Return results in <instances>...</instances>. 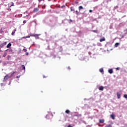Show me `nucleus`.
Wrapping results in <instances>:
<instances>
[{"label": "nucleus", "instance_id": "nucleus-10", "mask_svg": "<svg viewBox=\"0 0 127 127\" xmlns=\"http://www.w3.org/2000/svg\"><path fill=\"white\" fill-rule=\"evenodd\" d=\"M120 44H121V43H116L115 44V47H118Z\"/></svg>", "mask_w": 127, "mask_h": 127}, {"label": "nucleus", "instance_id": "nucleus-8", "mask_svg": "<svg viewBox=\"0 0 127 127\" xmlns=\"http://www.w3.org/2000/svg\"><path fill=\"white\" fill-rule=\"evenodd\" d=\"M30 37V36H24V37H22L19 40H20V39H25V38H29Z\"/></svg>", "mask_w": 127, "mask_h": 127}, {"label": "nucleus", "instance_id": "nucleus-5", "mask_svg": "<svg viewBox=\"0 0 127 127\" xmlns=\"http://www.w3.org/2000/svg\"><path fill=\"white\" fill-rule=\"evenodd\" d=\"M110 117H111V119H112V120H115V119H116L115 118V114L113 113H112V115H111Z\"/></svg>", "mask_w": 127, "mask_h": 127}, {"label": "nucleus", "instance_id": "nucleus-13", "mask_svg": "<svg viewBox=\"0 0 127 127\" xmlns=\"http://www.w3.org/2000/svg\"><path fill=\"white\" fill-rule=\"evenodd\" d=\"M99 71H100V72L101 73H104V69H103V68H100V69H99Z\"/></svg>", "mask_w": 127, "mask_h": 127}, {"label": "nucleus", "instance_id": "nucleus-31", "mask_svg": "<svg viewBox=\"0 0 127 127\" xmlns=\"http://www.w3.org/2000/svg\"><path fill=\"white\" fill-rule=\"evenodd\" d=\"M25 54H26V55L28 56V54H29V53H28V52H26V53H25Z\"/></svg>", "mask_w": 127, "mask_h": 127}, {"label": "nucleus", "instance_id": "nucleus-24", "mask_svg": "<svg viewBox=\"0 0 127 127\" xmlns=\"http://www.w3.org/2000/svg\"><path fill=\"white\" fill-rule=\"evenodd\" d=\"M7 60H9V58H10V56H7Z\"/></svg>", "mask_w": 127, "mask_h": 127}, {"label": "nucleus", "instance_id": "nucleus-14", "mask_svg": "<svg viewBox=\"0 0 127 127\" xmlns=\"http://www.w3.org/2000/svg\"><path fill=\"white\" fill-rule=\"evenodd\" d=\"M16 31V29H15L14 31L12 32L11 35H14V33H15Z\"/></svg>", "mask_w": 127, "mask_h": 127}, {"label": "nucleus", "instance_id": "nucleus-11", "mask_svg": "<svg viewBox=\"0 0 127 127\" xmlns=\"http://www.w3.org/2000/svg\"><path fill=\"white\" fill-rule=\"evenodd\" d=\"M100 91H104V87L103 86H100L99 88Z\"/></svg>", "mask_w": 127, "mask_h": 127}, {"label": "nucleus", "instance_id": "nucleus-15", "mask_svg": "<svg viewBox=\"0 0 127 127\" xmlns=\"http://www.w3.org/2000/svg\"><path fill=\"white\" fill-rule=\"evenodd\" d=\"M10 46H11V44L9 43L7 44V45L6 46L7 48H9V47H10Z\"/></svg>", "mask_w": 127, "mask_h": 127}, {"label": "nucleus", "instance_id": "nucleus-33", "mask_svg": "<svg viewBox=\"0 0 127 127\" xmlns=\"http://www.w3.org/2000/svg\"><path fill=\"white\" fill-rule=\"evenodd\" d=\"M48 117H49V115H47L46 117V118L47 119H48Z\"/></svg>", "mask_w": 127, "mask_h": 127}, {"label": "nucleus", "instance_id": "nucleus-7", "mask_svg": "<svg viewBox=\"0 0 127 127\" xmlns=\"http://www.w3.org/2000/svg\"><path fill=\"white\" fill-rule=\"evenodd\" d=\"M109 73L110 74H113L114 73V71L113 70V69H110L108 70Z\"/></svg>", "mask_w": 127, "mask_h": 127}, {"label": "nucleus", "instance_id": "nucleus-21", "mask_svg": "<svg viewBox=\"0 0 127 127\" xmlns=\"http://www.w3.org/2000/svg\"><path fill=\"white\" fill-rule=\"evenodd\" d=\"M22 67L23 70H25V66L24 65H23V64L22 65Z\"/></svg>", "mask_w": 127, "mask_h": 127}, {"label": "nucleus", "instance_id": "nucleus-37", "mask_svg": "<svg viewBox=\"0 0 127 127\" xmlns=\"http://www.w3.org/2000/svg\"><path fill=\"white\" fill-rule=\"evenodd\" d=\"M98 0H94V1H97Z\"/></svg>", "mask_w": 127, "mask_h": 127}, {"label": "nucleus", "instance_id": "nucleus-32", "mask_svg": "<svg viewBox=\"0 0 127 127\" xmlns=\"http://www.w3.org/2000/svg\"><path fill=\"white\" fill-rule=\"evenodd\" d=\"M116 70H120V67L116 68Z\"/></svg>", "mask_w": 127, "mask_h": 127}, {"label": "nucleus", "instance_id": "nucleus-4", "mask_svg": "<svg viewBox=\"0 0 127 127\" xmlns=\"http://www.w3.org/2000/svg\"><path fill=\"white\" fill-rule=\"evenodd\" d=\"M99 123L100 124H104L105 123V120H104V119H100L99 120Z\"/></svg>", "mask_w": 127, "mask_h": 127}, {"label": "nucleus", "instance_id": "nucleus-26", "mask_svg": "<svg viewBox=\"0 0 127 127\" xmlns=\"http://www.w3.org/2000/svg\"><path fill=\"white\" fill-rule=\"evenodd\" d=\"M16 78H17V79H18V78H20V75L17 76Z\"/></svg>", "mask_w": 127, "mask_h": 127}, {"label": "nucleus", "instance_id": "nucleus-25", "mask_svg": "<svg viewBox=\"0 0 127 127\" xmlns=\"http://www.w3.org/2000/svg\"><path fill=\"white\" fill-rule=\"evenodd\" d=\"M124 98H125V99H127V94L124 95Z\"/></svg>", "mask_w": 127, "mask_h": 127}, {"label": "nucleus", "instance_id": "nucleus-19", "mask_svg": "<svg viewBox=\"0 0 127 127\" xmlns=\"http://www.w3.org/2000/svg\"><path fill=\"white\" fill-rule=\"evenodd\" d=\"M66 114H70V110H67L65 111Z\"/></svg>", "mask_w": 127, "mask_h": 127}, {"label": "nucleus", "instance_id": "nucleus-12", "mask_svg": "<svg viewBox=\"0 0 127 127\" xmlns=\"http://www.w3.org/2000/svg\"><path fill=\"white\" fill-rule=\"evenodd\" d=\"M78 9H79V10H81V9H84V7H83L82 6H79L78 7Z\"/></svg>", "mask_w": 127, "mask_h": 127}, {"label": "nucleus", "instance_id": "nucleus-30", "mask_svg": "<svg viewBox=\"0 0 127 127\" xmlns=\"http://www.w3.org/2000/svg\"><path fill=\"white\" fill-rule=\"evenodd\" d=\"M43 78H47V76H45V75H43Z\"/></svg>", "mask_w": 127, "mask_h": 127}, {"label": "nucleus", "instance_id": "nucleus-20", "mask_svg": "<svg viewBox=\"0 0 127 127\" xmlns=\"http://www.w3.org/2000/svg\"><path fill=\"white\" fill-rule=\"evenodd\" d=\"M92 32H94L95 33H98V30H92Z\"/></svg>", "mask_w": 127, "mask_h": 127}, {"label": "nucleus", "instance_id": "nucleus-18", "mask_svg": "<svg viewBox=\"0 0 127 127\" xmlns=\"http://www.w3.org/2000/svg\"><path fill=\"white\" fill-rule=\"evenodd\" d=\"M74 117H82V115L81 114L75 115H74Z\"/></svg>", "mask_w": 127, "mask_h": 127}, {"label": "nucleus", "instance_id": "nucleus-29", "mask_svg": "<svg viewBox=\"0 0 127 127\" xmlns=\"http://www.w3.org/2000/svg\"><path fill=\"white\" fill-rule=\"evenodd\" d=\"M26 22V20H25L23 21V23L24 24H25Z\"/></svg>", "mask_w": 127, "mask_h": 127}, {"label": "nucleus", "instance_id": "nucleus-2", "mask_svg": "<svg viewBox=\"0 0 127 127\" xmlns=\"http://www.w3.org/2000/svg\"><path fill=\"white\" fill-rule=\"evenodd\" d=\"M39 35H40V34H30L29 36L36 37V36H39Z\"/></svg>", "mask_w": 127, "mask_h": 127}, {"label": "nucleus", "instance_id": "nucleus-27", "mask_svg": "<svg viewBox=\"0 0 127 127\" xmlns=\"http://www.w3.org/2000/svg\"><path fill=\"white\" fill-rule=\"evenodd\" d=\"M39 0V2H40V1H44V0Z\"/></svg>", "mask_w": 127, "mask_h": 127}, {"label": "nucleus", "instance_id": "nucleus-23", "mask_svg": "<svg viewBox=\"0 0 127 127\" xmlns=\"http://www.w3.org/2000/svg\"><path fill=\"white\" fill-rule=\"evenodd\" d=\"M11 3H12V4L10 5V7H11V6H14V3H13V2H12Z\"/></svg>", "mask_w": 127, "mask_h": 127}, {"label": "nucleus", "instance_id": "nucleus-3", "mask_svg": "<svg viewBox=\"0 0 127 127\" xmlns=\"http://www.w3.org/2000/svg\"><path fill=\"white\" fill-rule=\"evenodd\" d=\"M121 95H122V94L121 93V92H118V93H117L118 99H121Z\"/></svg>", "mask_w": 127, "mask_h": 127}, {"label": "nucleus", "instance_id": "nucleus-36", "mask_svg": "<svg viewBox=\"0 0 127 127\" xmlns=\"http://www.w3.org/2000/svg\"><path fill=\"white\" fill-rule=\"evenodd\" d=\"M125 31L126 32H127V29H125Z\"/></svg>", "mask_w": 127, "mask_h": 127}, {"label": "nucleus", "instance_id": "nucleus-35", "mask_svg": "<svg viewBox=\"0 0 127 127\" xmlns=\"http://www.w3.org/2000/svg\"><path fill=\"white\" fill-rule=\"evenodd\" d=\"M69 21H70V22H73V20L70 19V20H69Z\"/></svg>", "mask_w": 127, "mask_h": 127}, {"label": "nucleus", "instance_id": "nucleus-17", "mask_svg": "<svg viewBox=\"0 0 127 127\" xmlns=\"http://www.w3.org/2000/svg\"><path fill=\"white\" fill-rule=\"evenodd\" d=\"M70 10H71V11H74L75 9H74V7H70Z\"/></svg>", "mask_w": 127, "mask_h": 127}, {"label": "nucleus", "instance_id": "nucleus-34", "mask_svg": "<svg viewBox=\"0 0 127 127\" xmlns=\"http://www.w3.org/2000/svg\"><path fill=\"white\" fill-rule=\"evenodd\" d=\"M89 12H93V10H89Z\"/></svg>", "mask_w": 127, "mask_h": 127}, {"label": "nucleus", "instance_id": "nucleus-38", "mask_svg": "<svg viewBox=\"0 0 127 127\" xmlns=\"http://www.w3.org/2000/svg\"><path fill=\"white\" fill-rule=\"evenodd\" d=\"M38 38H39L38 37L37 38V39H38Z\"/></svg>", "mask_w": 127, "mask_h": 127}, {"label": "nucleus", "instance_id": "nucleus-9", "mask_svg": "<svg viewBox=\"0 0 127 127\" xmlns=\"http://www.w3.org/2000/svg\"><path fill=\"white\" fill-rule=\"evenodd\" d=\"M103 41H106V39L105 38H103L100 39V42H103Z\"/></svg>", "mask_w": 127, "mask_h": 127}, {"label": "nucleus", "instance_id": "nucleus-28", "mask_svg": "<svg viewBox=\"0 0 127 127\" xmlns=\"http://www.w3.org/2000/svg\"><path fill=\"white\" fill-rule=\"evenodd\" d=\"M76 14H79V12H78V11H76Z\"/></svg>", "mask_w": 127, "mask_h": 127}, {"label": "nucleus", "instance_id": "nucleus-22", "mask_svg": "<svg viewBox=\"0 0 127 127\" xmlns=\"http://www.w3.org/2000/svg\"><path fill=\"white\" fill-rule=\"evenodd\" d=\"M23 51H24V52H26V51H27V50H26V49H23Z\"/></svg>", "mask_w": 127, "mask_h": 127}, {"label": "nucleus", "instance_id": "nucleus-16", "mask_svg": "<svg viewBox=\"0 0 127 127\" xmlns=\"http://www.w3.org/2000/svg\"><path fill=\"white\" fill-rule=\"evenodd\" d=\"M6 55H7V54L6 53V52H4L2 57H6Z\"/></svg>", "mask_w": 127, "mask_h": 127}, {"label": "nucleus", "instance_id": "nucleus-6", "mask_svg": "<svg viewBox=\"0 0 127 127\" xmlns=\"http://www.w3.org/2000/svg\"><path fill=\"white\" fill-rule=\"evenodd\" d=\"M39 10V9L38 8H35L33 10L34 12H37Z\"/></svg>", "mask_w": 127, "mask_h": 127}, {"label": "nucleus", "instance_id": "nucleus-1", "mask_svg": "<svg viewBox=\"0 0 127 127\" xmlns=\"http://www.w3.org/2000/svg\"><path fill=\"white\" fill-rule=\"evenodd\" d=\"M15 73V72H13V73H12L10 76L8 75H5L4 77L3 81L5 82L6 80H8V79H9V78H10L12 76H13Z\"/></svg>", "mask_w": 127, "mask_h": 127}]
</instances>
